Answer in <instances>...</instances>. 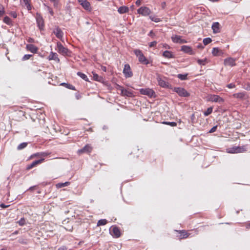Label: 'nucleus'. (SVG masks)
I'll list each match as a JSON object with an SVG mask.
<instances>
[{
    "label": "nucleus",
    "instance_id": "nucleus-1",
    "mask_svg": "<svg viewBox=\"0 0 250 250\" xmlns=\"http://www.w3.org/2000/svg\"><path fill=\"white\" fill-rule=\"evenodd\" d=\"M134 53L138 58L139 62L144 64H148L149 63V61L144 55L141 50L140 49H135Z\"/></svg>",
    "mask_w": 250,
    "mask_h": 250
},
{
    "label": "nucleus",
    "instance_id": "nucleus-2",
    "mask_svg": "<svg viewBox=\"0 0 250 250\" xmlns=\"http://www.w3.org/2000/svg\"><path fill=\"white\" fill-rule=\"evenodd\" d=\"M227 152L229 153H242L246 151L245 146H235L227 149Z\"/></svg>",
    "mask_w": 250,
    "mask_h": 250
},
{
    "label": "nucleus",
    "instance_id": "nucleus-3",
    "mask_svg": "<svg viewBox=\"0 0 250 250\" xmlns=\"http://www.w3.org/2000/svg\"><path fill=\"white\" fill-rule=\"evenodd\" d=\"M173 91L177 93L179 96L183 97H187L189 96V93L184 88L182 87H174Z\"/></svg>",
    "mask_w": 250,
    "mask_h": 250
},
{
    "label": "nucleus",
    "instance_id": "nucleus-4",
    "mask_svg": "<svg viewBox=\"0 0 250 250\" xmlns=\"http://www.w3.org/2000/svg\"><path fill=\"white\" fill-rule=\"evenodd\" d=\"M137 13L143 16H147L150 14L151 10L147 7L142 6L137 10Z\"/></svg>",
    "mask_w": 250,
    "mask_h": 250
},
{
    "label": "nucleus",
    "instance_id": "nucleus-5",
    "mask_svg": "<svg viewBox=\"0 0 250 250\" xmlns=\"http://www.w3.org/2000/svg\"><path fill=\"white\" fill-rule=\"evenodd\" d=\"M110 234L114 237L118 238L121 236V231L119 228L112 226L110 229Z\"/></svg>",
    "mask_w": 250,
    "mask_h": 250
},
{
    "label": "nucleus",
    "instance_id": "nucleus-6",
    "mask_svg": "<svg viewBox=\"0 0 250 250\" xmlns=\"http://www.w3.org/2000/svg\"><path fill=\"white\" fill-rule=\"evenodd\" d=\"M58 52L63 55H67L69 52L68 49L64 47L60 42H57Z\"/></svg>",
    "mask_w": 250,
    "mask_h": 250
},
{
    "label": "nucleus",
    "instance_id": "nucleus-7",
    "mask_svg": "<svg viewBox=\"0 0 250 250\" xmlns=\"http://www.w3.org/2000/svg\"><path fill=\"white\" fill-rule=\"evenodd\" d=\"M123 72L125 78H130L133 75L130 65L128 64H125Z\"/></svg>",
    "mask_w": 250,
    "mask_h": 250
},
{
    "label": "nucleus",
    "instance_id": "nucleus-8",
    "mask_svg": "<svg viewBox=\"0 0 250 250\" xmlns=\"http://www.w3.org/2000/svg\"><path fill=\"white\" fill-rule=\"evenodd\" d=\"M36 21L39 29L41 30H43L44 26V20L41 15L38 13L36 16Z\"/></svg>",
    "mask_w": 250,
    "mask_h": 250
},
{
    "label": "nucleus",
    "instance_id": "nucleus-9",
    "mask_svg": "<svg viewBox=\"0 0 250 250\" xmlns=\"http://www.w3.org/2000/svg\"><path fill=\"white\" fill-rule=\"evenodd\" d=\"M140 93L143 95H147L150 97H153L154 94V91L150 88H141L140 89Z\"/></svg>",
    "mask_w": 250,
    "mask_h": 250
},
{
    "label": "nucleus",
    "instance_id": "nucleus-10",
    "mask_svg": "<svg viewBox=\"0 0 250 250\" xmlns=\"http://www.w3.org/2000/svg\"><path fill=\"white\" fill-rule=\"evenodd\" d=\"M236 59L229 57L224 60V64L227 66H233L236 65Z\"/></svg>",
    "mask_w": 250,
    "mask_h": 250
},
{
    "label": "nucleus",
    "instance_id": "nucleus-11",
    "mask_svg": "<svg viewBox=\"0 0 250 250\" xmlns=\"http://www.w3.org/2000/svg\"><path fill=\"white\" fill-rule=\"evenodd\" d=\"M209 99L212 102L219 103L220 104H222L224 102V100L222 98L216 95H210Z\"/></svg>",
    "mask_w": 250,
    "mask_h": 250
},
{
    "label": "nucleus",
    "instance_id": "nucleus-12",
    "mask_svg": "<svg viewBox=\"0 0 250 250\" xmlns=\"http://www.w3.org/2000/svg\"><path fill=\"white\" fill-rule=\"evenodd\" d=\"M53 33L55 35L56 37L61 41H62V37L63 36V33L59 27H56Z\"/></svg>",
    "mask_w": 250,
    "mask_h": 250
},
{
    "label": "nucleus",
    "instance_id": "nucleus-13",
    "mask_svg": "<svg viewBox=\"0 0 250 250\" xmlns=\"http://www.w3.org/2000/svg\"><path fill=\"white\" fill-rule=\"evenodd\" d=\"M171 40L174 43H184L187 42V41L181 39V37L178 35L172 36Z\"/></svg>",
    "mask_w": 250,
    "mask_h": 250
},
{
    "label": "nucleus",
    "instance_id": "nucleus-14",
    "mask_svg": "<svg viewBox=\"0 0 250 250\" xmlns=\"http://www.w3.org/2000/svg\"><path fill=\"white\" fill-rule=\"evenodd\" d=\"M181 51L189 55H194L195 52L193 51L192 48L189 46L183 45L181 47Z\"/></svg>",
    "mask_w": 250,
    "mask_h": 250
},
{
    "label": "nucleus",
    "instance_id": "nucleus-15",
    "mask_svg": "<svg viewBox=\"0 0 250 250\" xmlns=\"http://www.w3.org/2000/svg\"><path fill=\"white\" fill-rule=\"evenodd\" d=\"M118 89L121 90V94L123 96H126L127 97H131L133 96V93L131 91H128L126 89H124V88L120 85H118Z\"/></svg>",
    "mask_w": 250,
    "mask_h": 250
},
{
    "label": "nucleus",
    "instance_id": "nucleus-16",
    "mask_svg": "<svg viewBox=\"0 0 250 250\" xmlns=\"http://www.w3.org/2000/svg\"><path fill=\"white\" fill-rule=\"evenodd\" d=\"M92 150V147L89 145H85L83 148L78 150V153L79 154H82L83 153H88L90 152Z\"/></svg>",
    "mask_w": 250,
    "mask_h": 250
},
{
    "label": "nucleus",
    "instance_id": "nucleus-17",
    "mask_svg": "<svg viewBox=\"0 0 250 250\" xmlns=\"http://www.w3.org/2000/svg\"><path fill=\"white\" fill-rule=\"evenodd\" d=\"M44 159H41L35 161L33 162L31 164L28 165L26 167V169L29 170L34 167H36L37 165L41 164L43 161Z\"/></svg>",
    "mask_w": 250,
    "mask_h": 250
},
{
    "label": "nucleus",
    "instance_id": "nucleus-18",
    "mask_svg": "<svg viewBox=\"0 0 250 250\" xmlns=\"http://www.w3.org/2000/svg\"><path fill=\"white\" fill-rule=\"evenodd\" d=\"M220 25L219 22H213L211 26V28L213 30V33L215 34L219 33L220 32Z\"/></svg>",
    "mask_w": 250,
    "mask_h": 250
},
{
    "label": "nucleus",
    "instance_id": "nucleus-19",
    "mask_svg": "<svg viewBox=\"0 0 250 250\" xmlns=\"http://www.w3.org/2000/svg\"><path fill=\"white\" fill-rule=\"evenodd\" d=\"M26 49L33 53H36L38 48L33 44H27L26 46Z\"/></svg>",
    "mask_w": 250,
    "mask_h": 250
},
{
    "label": "nucleus",
    "instance_id": "nucleus-20",
    "mask_svg": "<svg viewBox=\"0 0 250 250\" xmlns=\"http://www.w3.org/2000/svg\"><path fill=\"white\" fill-rule=\"evenodd\" d=\"M80 5L86 11H91L92 10L90 3L87 0Z\"/></svg>",
    "mask_w": 250,
    "mask_h": 250
},
{
    "label": "nucleus",
    "instance_id": "nucleus-21",
    "mask_svg": "<svg viewBox=\"0 0 250 250\" xmlns=\"http://www.w3.org/2000/svg\"><path fill=\"white\" fill-rule=\"evenodd\" d=\"M158 84L160 86L163 87H167L168 86V83L166 82L164 80L162 79L160 77L157 78Z\"/></svg>",
    "mask_w": 250,
    "mask_h": 250
},
{
    "label": "nucleus",
    "instance_id": "nucleus-22",
    "mask_svg": "<svg viewBox=\"0 0 250 250\" xmlns=\"http://www.w3.org/2000/svg\"><path fill=\"white\" fill-rule=\"evenodd\" d=\"M30 1V0H21V2L22 5L25 6L28 11H30L32 9Z\"/></svg>",
    "mask_w": 250,
    "mask_h": 250
},
{
    "label": "nucleus",
    "instance_id": "nucleus-23",
    "mask_svg": "<svg viewBox=\"0 0 250 250\" xmlns=\"http://www.w3.org/2000/svg\"><path fill=\"white\" fill-rule=\"evenodd\" d=\"M128 11L129 8L126 6H121L118 9V12L121 14L127 13Z\"/></svg>",
    "mask_w": 250,
    "mask_h": 250
},
{
    "label": "nucleus",
    "instance_id": "nucleus-24",
    "mask_svg": "<svg viewBox=\"0 0 250 250\" xmlns=\"http://www.w3.org/2000/svg\"><path fill=\"white\" fill-rule=\"evenodd\" d=\"M48 59L49 60H55V61H59V59L58 57V54L56 53H54L53 52H51L49 56L48 57Z\"/></svg>",
    "mask_w": 250,
    "mask_h": 250
},
{
    "label": "nucleus",
    "instance_id": "nucleus-25",
    "mask_svg": "<svg viewBox=\"0 0 250 250\" xmlns=\"http://www.w3.org/2000/svg\"><path fill=\"white\" fill-rule=\"evenodd\" d=\"M212 54L214 56H219L222 54V51L218 48L214 47L212 50Z\"/></svg>",
    "mask_w": 250,
    "mask_h": 250
},
{
    "label": "nucleus",
    "instance_id": "nucleus-26",
    "mask_svg": "<svg viewBox=\"0 0 250 250\" xmlns=\"http://www.w3.org/2000/svg\"><path fill=\"white\" fill-rule=\"evenodd\" d=\"M163 56L167 58H174V56L172 54V52L169 51H165L163 53Z\"/></svg>",
    "mask_w": 250,
    "mask_h": 250
},
{
    "label": "nucleus",
    "instance_id": "nucleus-27",
    "mask_svg": "<svg viewBox=\"0 0 250 250\" xmlns=\"http://www.w3.org/2000/svg\"><path fill=\"white\" fill-rule=\"evenodd\" d=\"M197 62L199 65H205L208 62V61L207 58H205L204 59H198Z\"/></svg>",
    "mask_w": 250,
    "mask_h": 250
},
{
    "label": "nucleus",
    "instance_id": "nucleus-28",
    "mask_svg": "<svg viewBox=\"0 0 250 250\" xmlns=\"http://www.w3.org/2000/svg\"><path fill=\"white\" fill-rule=\"evenodd\" d=\"M246 94L245 93H238L233 94V97L236 98L243 99L245 98Z\"/></svg>",
    "mask_w": 250,
    "mask_h": 250
},
{
    "label": "nucleus",
    "instance_id": "nucleus-29",
    "mask_svg": "<svg viewBox=\"0 0 250 250\" xmlns=\"http://www.w3.org/2000/svg\"><path fill=\"white\" fill-rule=\"evenodd\" d=\"M70 184V182H66L65 183H60L56 185V187L57 188H62L64 187H66Z\"/></svg>",
    "mask_w": 250,
    "mask_h": 250
},
{
    "label": "nucleus",
    "instance_id": "nucleus-30",
    "mask_svg": "<svg viewBox=\"0 0 250 250\" xmlns=\"http://www.w3.org/2000/svg\"><path fill=\"white\" fill-rule=\"evenodd\" d=\"M77 75L79 76H80L82 79L85 80V81H87V82L88 81V79L87 76L86 75H85L84 74H83L81 72H77Z\"/></svg>",
    "mask_w": 250,
    "mask_h": 250
},
{
    "label": "nucleus",
    "instance_id": "nucleus-31",
    "mask_svg": "<svg viewBox=\"0 0 250 250\" xmlns=\"http://www.w3.org/2000/svg\"><path fill=\"white\" fill-rule=\"evenodd\" d=\"M61 85L64 86L65 87H66V88H67L69 89L75 90V87L73 85H72V84L65 83H61Z\"/></svg>",
    "mask_w": 250,
    "mask_h": 250
},
{
    "label": "nucleus",
    "instance_id": "nucleus-32",
    "mask_svg": "<svg viewBox=\"0 0 250 250\" xmlns=\"http://www.w3.org/2000/svg\"><path fill=\"white\" fill-rule=\"evenodd\" d=\"M107 221L106 219H101L97 222V226L105 225L107 224Z\"/></svg>",
    "mask_w": 250,
    "mask_h": 250
},
{
    "label": "nucleus",
    "instance_id": "nucleus-33",
    "mask_svg": "<svg viewBox=\"0 0 250 250\" xmlns=\"http://www.w3.org/2000/svg\"><path fill=\"white\" fill-rule=\"evenodd\" d=\"M3 21L4 23L8 25H10L12 24L11 20L7 16H6L4 18Z\"/></svg>",
    "mask_w": 250,
    "mask_h": 250
},
{
    "label": "nucleus",
    "instance_id": "nucleus-34",
    "mask_svg": "<svg viewBox=\"0 0 250 250\" xmlns=\"http://www.w3.org/2000/svg\"><path fill=\"white\" fill-rule=\"evenodd\" d=\"M188 74H179L177 75V77L181 80H186L187 79Z\"/></svg>",
    "mask_w": 250,
    "mask_h": 250
},
{
    "label": "nucleus",
    "instance_id": "nucleus-35",
    "mask_svg": "<svg viewBox=\"0 0 250 250\" xmlns=\"http://www.w3.org/2000/svg\"><path fill=\"white\" fill-rule=\"evenodd\" d=\"M212 109H213V108L212 107H208L207 109V110L204 112V116H207L209 115V114H210L212 112Z\"/></svg>",
    "mask_w": 250,
    "mask_h": 250
},
{
    "label": "nucleus",
    "instance_id": "nucleus-36",
    "mask_svg": "<svg viewBox=\"0 0 250 250\" xmlns=\"http://www.w3.org/2000/svg\"><path fill=\"white\" fill-rule=\"evenodd\" d=\"M211 41H212V40L210 38H206L203 40V42L205 45H207V44L210 43L211 42Z\"/></svg>",
    "mask_w": 250,
    "mask_h": 250
},
{
    "label": "nucleus",
    "instance_id": "nucleus-37",
    "mask_svg": "<svg viewBox=\"0 0 250 250\" xmlns=\"http://www.w3.org/2000/svg\"><path fill=\"white\" fill-rule=\"evenodd\" d=\"M27 145V143H21L18 146V149L19 150H21L22 149H23L24 148H25Z\"/></svg>",
    "mask_w": 250,
    "mask_h": 250
},
{
    "label": "nucleus",
    "instance_id": "nucleus-38",
    "mask_svg": "<svg viewBox=\"0 0 250 250\" xmlns=\"http://www.w3.org/2000/svg\"><path fill=\"white\" fill-rule=\"evenodd\" d=\"M149 19L152 21H154L155 22H158L160 21V19L158 18H157L156 17H155V16H149Z\"/></svg>",
    "mask_w": 250,
    "mask_h": 250
},
{
    "label": "nucleus",
    "instance_id": "nucleus-39",
    "mask_svg": "<svg viewBox=\"0 0 250 250\" xmlns=\"http://www.w3.org/2000/svg\"><path fill=\"white\" fill-rule=\"evenodd\" d=\"M181 232V235L183 238H187L188 236V233L185 230H182Z\"/></svg>",
    "mask_w": 250,
    "mask_h": 250
},
{
    "label": "nucleus",
    "instance_id": "nucleus-40",
    "mask_svg": "<svg viewBox=\"0 0 250 250\" xmlns=\"http://www.w3.org/2000/svg\"><path fill=\"white\" fill-rule=\"evenodd\" d=\"M4 14V10L3 6L0 4V17L2 16Z\"/></svg>",
    "mask_w": 250,
    "mask_h": 250
},
{
    "label": "nucleus",
    "instance_id": "nucleus-41",
    "mask_svg": "<svg viewBox=\"0 0 250 250\" xmlns=\"http://www.w3.org/2000/svg\"><path fill=\"white\" fill-rule=\"evenodd\" d=\"M32 57V55L26 54L22 57V60L25 61L29 59Z\"/></svg>",
    "mask_w": 250,
    "mask_h": 250
},
{
    "label": "nucleus",
    "instance_id": "nucleus-42",
    "mask_svg": "<svg viewBox=\"0 0 250 250\" xmlns=\"http://www.w3.org/2000/svg\"><path fill=\"white\" fill-rule=\"evenodd\" d=\"M163 124H166V125H170L172 126H175L177 125V124L175 122H164Z\"/></svg>",
    "mask_w": 250,
    "mask_h": 250
},
{
    "label": "nucleus",
    "instance_id": "nucleus-43",
    "mask_svg": "<svg viewBox=\"0 0 250 250\" xmlns=\"http://www.w3.org/2000/svg\"><path fill=\"white\" fill-rule=\"evenodd\" d=\"M25 223V221L24 218H21L18 222L19 225L21 226H23L24 225Z\"/></svg>",
    "mask_w": 250,
    "mask_h": 250
},
{
    "label": "nucleus",
    "instance_id": "nucleus-44",
    "mask_svg": "<svg viewBox=\"0 0 250 250\" xmlns=\"http://www.w3.org/2000/svg\"><path fill=\"white\" fill-rule=\"evenodd\" d=\"M157 44V42L156 41H154V42H151L149 43V46L150 47H152L154 46H155Z\"/></svg>",
    "mask_w": 250,
    "mask_h": 250
},
{
    "label": "nucleus",
    "instance_id": "nucleus-45",
    "mask_svg": "<svg viewBox=\"0 0 250 250\" xmlns=\"http://www.w3.org/2000/svg\"><path fill=\"white\" fill-rule=\"evenodd\" d=\"M217 125H216V126H214L213 127H212V128L210 129V130H209V133H213V132H215V131H216V129H217Z\"/></svg>",
    "mask_w": 250,
    "mask_h": 250
},
{
    "label": "nucleus",
    "instance_id": "nucleus-46",
    "mask_svg": "<svg viewBox=\"0 0 250 250\" xmlns=\"http://www.w3.org/2000/svg\"><path fill=\"white\" fill-rule=\"evenodd\" d=\"M227 87H228L229 88H233L235 87V85L234 84L231 83L228 84L227 85Z\"/></svg>",
    "mask_w": 250,
    "mask_h": 250
},
{
    "label": "nucleus",
    "instance_id": "nucleus-47",
    "mask_svg": "<svg viewBox=\"0 0 250 250\" xmlns=\"http://www.w3.org/2000/svg\"><path fill=\"white\" fill-rule=\"evenodd\" d=\"M10 15L14 18H16L17 17V14L15 12H12L10 13Z\"/></svg>",
    "mask_w": 250,
    "mask_h": 250
},
{
    "label": "nucleus",
    "instance_id": "nucleus-48",
    "mask_svg": "<svg viewBox=\"0 0 250 250\" xmlns=\"http://www.w3.org/2000/svg\"><path fill=\"white\" fill-rule=\"evenodd\" d=\"M67 250V247L66 246H62L61 247H60L58 250Z\"/></svg>",
    "mask_w": 250,
    "mask_h": 250
},
{
    "label": "nucleus",
    "instance_id": "nucleus-49",
    "mask_svg": "<svg viewBox=\"0 0 250 250\" xmlns=\"http://www.w3.org/2000/svg\"><path fill=\"white\" fill-rule=\"evenodd\" d=\"M9 206V205H4L3 203H1L0 205V207H1L2 208H7Z\"/></svg>",
    "mask_w": 250,
    "mask_h": 250
},
{
    "label": "nucleus",
    "instance_id": "nucleus-50",
    "mask_svg": "<svg viewBox=\"0 0 250 250\" xmlns=\"http://www.w3.org/2000/svg\"><path fill=\"white\" fill-rule=\"evenodd\" d=\"M48 10L49 11V13L52 15L53 16V14H54V12L53 11V10L49 7H48Z\"/></svg>",
    "mask_w": 250,
    "mask_h": 250
},
{
    "label": "nucleus",
    "instance_id": "nucleus-51",
    "mask_svg": "<svg viewBox=\"0 0 250 250\" xmlns=\"http://www.w3.org/2000/svg\"><path fill=\"white\" fill-rule=\"evenodd\" d=\"M93 78L95 80L99 81V80H98L99 76L97 74H94Z\"/></svg>",
    "mask_w": 250,
    "mask_h": 250
},
{
    "label": "nucleus",
    "instance_id": "nucleus-52",
    "mask_svg": "<svg viewBox=\"0 0 250 250\" xmlns=\"http://www.w3.org/2000/svg\"><path fill=\"white\" fill-rule=\"evenodd\" d=\"M136 4L137 5V6H139L141 3V0H137L136 1V2H135Z\"/></svg>",
    "mask_w": 250,
    "mask_h": 250
},
{
    "label": "nucleus",
    "instance_id": "nucleus-53",
    "mask_svg": "<svg viewBox=\"0 0 250 250\" xmlns=\"http://www.w3.org/2000/svg\"><path fill=\"white\" fill-rule=\"evenodd\" d=\"M197 47L198 48H203L204 46L202 45V44H199L197 46Z\"/></svg>",
    "mask_w": 250,
    "mask_h": 250
},
{
    "label": "nucleus",
    "instance_id": "nucleus-54",
    "mask_svg": "<svg viewBox=\"0 0 250 250\" xmlns=\"http://www.w3.org/2000/svg\"><path fill=\"white\" fill-rule=\"evenodd\" d=\"M35 188H36V186L31 187L30 188H29L28 190H33Z\"/></svg>",
    "mask_w": 250,
    "mask_h": 250
},
{
    "label": "nucleus",
    "instance_id": "nucleus-55",
    "mask_svg": "<svg viewBox=\"0 0 250 250\" xmlns=\"http://www.w3.org/2000/svg\"><path fill=\"white\" fill-rule=\"evenodd\" d=\"M86 0H78L79 3H80V4H81V3H82L83 2H84L85 1H86Z\"/></svg>",
    "mask_w": 250,
    "mask_h": 250
},
{
    "label": "nucleus",
    "instance_id": "nucleus-56",
    "mask_svg": "<svg viewBox=\"0 0 250 250\" xmlns=\"http://www.w3.org/2000/svg\"><path fill=\"white\" fill-rule=\"evenodd\" d=\"M28 42H34V39H32V38H29L28 39Z\"/></svg>",
    "mask_w": 250,
    "mask_h": 250
},
{
    "label": "nucleus",
    "instance_id": "nucleus-57",
    "mask_svg": "<svg viewBox=\"0 0 250 250\" xmlns=\"http://www.w3.org/2000/svg\"><path fill=\"white\" fill-rule=\"evenodd\" d=\"M54 2V6H57L58 4V0H57V1H56V2Z\"/></svg>",
    "mask_w": 250,
    "mask_h": 250
},
{
    "label": "nucleus",
    "instance_id": "nucleus-58",
    "mask_svg": "<svg viewBox=\"0 0 250 250\" xmlns=\"http://www.w3.org/2000/svg\"><path fill=\"white\" fill-rule=\"evenodd\" d=\"M47 155H48V154L47 153H45V152L42 153V155L43 156H46Z\"/></svg>",
    "mask_w": 250,
    "mask_h": 250
},
{
    "label": "nucleus",
    "instance_id": "nucleus-59",
    "mask_svg": "<svg viewBox=\"0 0 250 250\" xmlns=\"http://www.w3.org/2000/svg\"><path fill=\"white\" fill-rule=\"evenodd\" d=\"M50 0L51 1H53V2H56V1H57V0Z\"/></svg>",
    "mask_w": 250,
    "mask_h": 250
},
{
    "label": "nucleus",
    "instance_id": "nucleus-60",
    "mask_svg": "<svg viewBox=\"0 0 250 250\" xmlns=\"http://www.w3.org/2000/svg\"><path fill=\"white\" fill-rule=\"evenodd\" d=\"M247 228H250V223L249 224V225H248Z\"/></svg>",
    "mask_w": 250,
    "mask_h": 250
},
{
    "label": "nucleus",
    "instance_id": "nucleus-61",
    "mask_svg": "<svg viewBox=\"0 0 250 250\" xmlns=\"http://www.w3.org/2000/svg\"><path fill=\"white\" fill-rule=\"evenodd\" d=\"M153 33L152 31H151L149 33L150 34H152V33Z\"/></svg>",
    "mask_w": 250,
    "mask_h": 250
},
{
    "label": "nucleus",
    "instance_id": "nucleus-62",
    "mask_svg": "<svg viewBox=\"0 0 250 250\" xmlns=\"http://www.w3.org/2000/svg\"><path fill=\"white\" fill-rule=\"evenodd\" d=\"M0 250H6L5 249H2Z\"/></svg>",
    "mask_w": 250,
    "mask_h": 250
},
{
    "label": "nucleus",
    "instance_id": "nucleus-63",
    "mask_svg": "<svg viewBox=\"0 0 250 250\" xmlns=\"http://www.w3.org/2000/svg\"><path fill=\"white\" fill-rule=\"evenodd\" d=\"M163 4L165 5V4H166V3L164 2H163Z\"/></svg>",
    "mask_w": 250,
    "mask_h": 250
},
{
    "label": "nucleus",
    "instance_id": "nucleus-64",
    "mask_svg": "<svg viewBox=\"0 0 250 250\" xmlns=\"http://www.w3.org/2000/svg\"><path fill=\"white\" fill-rule=\"evenodd\" d=\"M17 233H18V232H17V231H15V234H17Z\"/></svg>",
    "mask_w": 250,
    "mask_h": 250
}]
</instances>
